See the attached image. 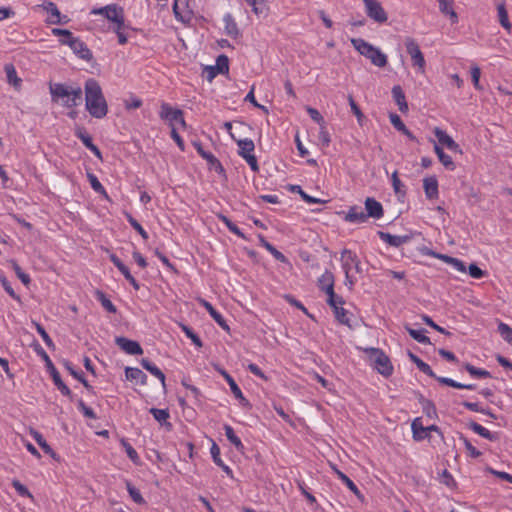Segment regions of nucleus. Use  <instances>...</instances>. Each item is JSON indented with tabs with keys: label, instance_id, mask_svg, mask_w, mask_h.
I'll use <instances>...</instances> for the list:
<instances>
[{
	"label": "nucleus",
	"instance_id": "48",
	"mask_svg": "<svg viewBox=\"0 0 512 512\" xmlns=\"http://www.w3.org/2000/svg\"><path fill=\"white\" fill-rule=\"evenodd\" d=\"M497 10H498V17H499V22L500 24L507 30H510L512 25L511 23L509 22V19H508V13H507V10L505 8V5L504 4H500L497 6Z\"/></svg>",
	"mask_w": 512,
	"mask_h": 512
},
{
	"label": "nucleus",
	"instance_id": "52",
	"mask_svg": "<svg viewBox=\"0 0 512 512\" xmlns=\"http://www.w3.org/2000/svg\"><path fill=\"white\" fill-rule=\"evenodd\" d=\"M182 331L185 333V335L191 339V341L198 347L201 348L203 346V343L200 339V337L187 325L181 324L180 325Z\"/></svg>",
	"mask_w": 512,
	"mask_h": 512
},
{
	"label": "nucleus",
	"instance_id": "46",
	"mask_svg": "<svg viewBox=\"0 0 512 512\" xmlns=\"http://www.w3.org/2000/svg\"><path fill=\"white\" fill-rule=\"evenodd\" d=\"M52 33L55 36L61 37L59 41L63 45H68V42L71 39L76 38L73 36V34L69 30H66V29L54 28V29H52Z\"/></svg>",
	"mask_w": 512,
	"mask_h": 512
},
{
	"label": "nucleus",
	"instance_id": "30",
	"mask_svg": "<svg viewBox=\"0 0 512 512\" xmlns=\"http://www.w3.org/2000/svg\"><path fill=\"white\" fill-rule=\"evenodd\" d=\"M259 241H260V244L267 250L269 251L276 260L282 262V263H286L288 260L286 258V256L278 251L272 244H270L265 238L264 236L262 235H259Z\"/></svg>",
	"mask_w": 512,
	"mask_h": 512
},
{
	"label": "nucleus",
	"instance_id": "2",
	"mask_svg": "<svg viewBox=\"0 0 512 512\" xmlns=\"http://www.w3.org/2000/svg\"><path fill=\"white\" fill-rule=\"evenodd\" d=\"M51 100L65 108L72 109L82 103L83 91L79 86H71L64 83H49Z\"/></svg>",
	"mask_w": 512,
	"mask_h": 512
},
{
	"label": "nucleus",
	"instance_id": "54",
	"mask_svg": "<svg viewBox=\"0 0 512 512\" xmlns=\"http://www.w3.org/2000/svg\"><path fill=\"white\" fill-rule=\"evenodd\" d=\"M348 102H349V105L351 107V110H352L353 114L357 117V121H358L359 125L362 126L363 125V120L365 119V116L362 113V111L360 110V108L357 105V103L355 102V100H354L352 95H348Z\"/></svg>",
	"mask_w": 512,
	"mask_h": 512
},
{
	"label": "nucleus",
	"instance_id": "58",
	"mask_svg": "<svg viewBox=\"0 0 512 512\" xmlns=\"http://www.w3.org/2000/svg\"><path fill=\"white\" fill-rule=\"evenodd\" d=\"M498 331L505 341L512 343V328L509 325L500 322L498 325Z\"/></svg>",
	"mask_w": 512,
	"mask_h": 512
},
{
	"label": "nucleus",
	"instance_id": "8",
	"mask_svg": "<svg viewBox=\"0 0 512 512\" xmlns=\"http://www.w3.org/2000/svg\"><path fill=\"white\" fill-rule=\"evenodd\" d=\"M406 51L411 56L414 66L424 71L425 59L418 43L413 38H407L405 41Z\"/></svg>",
	"mask_w": 512,
	"mask_h": 512
},
{
	"label": "nucleus",
	"instance_id": "43",
	"mask_svg": "<svg viewBox=\"0 0 512 512\" xmlns=\"http://www.w3.org/2000/svg\"><path fill=\"white\" fill-rule=\"evenodd\" d=\"M291 191H293V192H297V193L301 196V198H302L305 202H307V203H309V204H323V203H325V202H326V201L321 200V199H319V198L312 197V196L308 195V194H307L306 192H304V191L302 190V188H301L300 186H298V185H293V186L291 187Z\"/></svg>",
	"mask_w": 512,
	"mask_h": 512
},
{
	"label": "nucleus",
	"instance_id": "59",
	"mask_svg": "<svg viewBox=\"0 0 512 512\" xmlns=\"http://www.w3.org/2000/svg\"><path fill=\"white\" fill-rule=\"evenodd\" d=\"M420 403L422 404L423 412L430 418L436 416L435 405L427 399L421 398Z\"/></svg>",
	"mask_w": 512,
	"mask_h": 512
},
{
	"label": "nucleus",
	"instance_id": "25",
	"mask_svg": "<svg viewBox=\"0 0 512 512\" xmlns=\"http://www.w3.org/2000/svg\"><path fill=\"white\" fill-rule=\"evenodd\" d=\"M202 305L205 307V309L209 312L210 316L215 320V322L224 330L228 331L229 326L226 323L224 317L219 313L212 305L211 303L202 300Z\"/></svg>",
	"mask_w": 512,
	"mask_h": 512
},
{
	"label": "nucleus",
	"instance_id": "64",
	"mask_svg": "<svg viewBox=\"0 0 512 512\" xmlns=\"http://www.w3.org/2000/svg\"><path fill=\"white\" fill-rule=\"evenodd\" d=\"M11 264H12V268L14 269L16 275L22 281V283L24 285H28L30 283L29 275L22 271L21 267L17 264L16 261L12 260Z\"/></svg>",
	"mask_w": 512,
	"mask_h": 512
},
{
	"label": "nucleus",
	"instance_id": "60",
	"mask_svg": "<svg viewBox=\"0 0 512 512\" xmlns=\"http://www.w3.org/2000/svg\"><path fill=\"white\" fill-rule=\"evenodd\" d=\"M127 221L129 224L141 235L144 240L148 239L147 232L143 229V227L139 224V222L133 218L130 214H126Z\"/></svg>",
	"mask_w": 512,
	"mask_h": 512
},
{
	"label": "nucleus",
	"instance_id": "32",
	"mask_svg": "<svg viewBox=\"0 0 512 512\" xmlns=\"http://www.w3.org/2000/svg\"><path fill=\"white\" fill-rule=\"evenodd\" d=\"M30 434L46 454H49L51 457L55 458L56 454L54 450L50 447V445L38 431L31 430Z\"/></svg>",
	"mask_w": 512,
	"mask_h": 512
},
{
	"label": "nucleus",
	"instance_id": "34",
	"mask_svg": "<svg viewBox=\"0 0 512 512\" xmlns=\"http://www.w3.org/2000/svg\"><path fill=\"white\" fill-rule=\"evenodd\" d=\"M239 147V155L243 158L244 155H251L255 149L254 142L251 139H236Z\"/></svg>",
	"mask_w": 512,
	"mask_h": 512
},
{
	"label": "nucleus",
	"instance_id": "55",
	"mask_svg": "<svg viewBox=\"0 0 512 512\" xmlns=\"http://www.w3.org/2000/svg\"><path fill=\"white\" fill-rule=\"evenodd\" d=\"M177 109H173L170 105L167 103H163L161 105V111H160V117L162 119H168L171 122L175 121L174 117L176 118V112Z\"/></svg>",
	"mask_w": 512,
	"mask_h": 512
},
{
	"label": "nucleus",
	"instance_id": "14",
	"mask_svg": "<svg viewBox=\"0 0 512 512\" xmlns=\"http://www.w3.org/2000/svg\"><path fill=\"white\" fill-rule=\"evenodd\" d=\"M340 261L342 263V269L345 273V284L351 288L355 284V279L352 277L350 272V266L348 262H355V259L347 251L341 252Z\"/></svg>",
	"mask_w": 512,
	"mask_h": 512
},
{
	"label": "nucleus",
	"instance_id": "56",
	"mask_svg": "<svg viewBox=\"0 0 512 512\" xmlns=\"http://www.w3.org/2000/svg\"><path fill=\"white\" fill-rule=\"evenodd\" d=\"M393 190L397 195H405L404 185L398 177L397 171H394L391 176Z\"/></svg>",
	"mask_w": 512,
	"mask_h": 512
},
{
	"label": "nucleus",
	"instance_id": "13",
	"mask_svg": "<svg viewBox=\"0 0 512 512\" xmlns=\"http://www.w3.org/2000/svg\"><path fill=\"white\" fill-rule=\"evenodd\" d=\"M434 134L438 140V142L442 145H445L449 150L453 152L462 153L459 144H457L452 137H450L444 130L436 127L434 129Z\"/></svg>",
	"mask_w": 512,
	"mask_h": 512
},
{
	"label": "nucleus",
	"instance_id": "9",
	"mask_svg": "<svg viewBox=\"0 0 512 512\" xmlns=\"http://www.w3.org/2000/svg\"><path fill=\"white\" fill-rule=\"evenodd\" d=\"M115 343L120 347V349L129 355L143 354V349L137 341L120 336L116 337Z\"/></svg>",
	"mask_w": 512,
	"mask_h": 512
},
{
	"label": "nucleus",
	"instance_id": "18",
	"mask_svg": "<svg viewBox=\"0 0 512 512\" xmlns=\"http://www.w3.org/2000/svg\"><path fill=\"white\" fill-rule=\"evenodd\" d=\"M223 22H224V31L228 36H230L234 39H236L240 36L241 33L238 28V25L230 13H227L224 15Z\"/></svg>",
	"mask_w": 512,
	"mask_h": 512
},
{
	"label": "nucleus",
	"instance_id": "27",
	"mask_svg": "<svg viewBox=\"0 0 512 512\" xmlns=\"http://www.w3.org/2000/svg\"><path fill=\"white\" fill-rule=\"evenodd\" d=\"M468 427L475 432L476 434L480 435L481 437L490 440L495 441L497 439V435L490 432L488 429L484 428L482 425L478 424L475 421H471L468 423Z\"/></svg>",
	"mask_w": 512,
	"mask_h": 512
},
{
	"label": "nucleus",
	"instance_id": "63",
	"mask_svg": "<svg viewBox=\"0 0 512 512\" xmlns=\"http://www.w3.org/2000/svg\"><path fill=\"white\" fill-rule=\"evenodd\" d=\"M389 118L391 124L394 126L395 129H397L400 132H407V127L405 126L399 115L391 113L389 115Z\"/></svg>",
	"mask_w": 512,
	"mask_h": 512
},
{
	"label": "nucleus",
	"instance_id": "40",
	"mask_svg": "<svg viewBox=\"0 0 512 512\" xmlns=\"http://www.w3.org/2000/svg\"><path fill=\"white\" fill-rule=\"evenodd\" d=\"M334 470H335V473L337 474V476L339 477V479L342 480V482L348 487V489L351 492H353V494L356 495L358 498H362V494H361L360 490L357 488V486L354 484V482L340 470H338L336 468Z\"/></svg>",
	"mask_w": 512,
	"mask_h": 512
},
{
	"label": "nucleus",
	"instance_id": "28",
	"mask_svg": "<svg viewBox=\"0 0 512 512\" xmlns=\"http://www.w3.org/2000/svg\"><path fill=\"white\" fill-rule=\"evenodd\" d=\"M141 365L145 370L158 378L161 381L163 387H165V374L155 364H153L148 359L143 358L141 360Z\"/></svg>",
	"mask_w": 512,
	"mask_h": 512
},
{
	"label": "nucleus",
	"instance_id": "38",
	"mask_svg": "<svg viewBox=\"0 0 512 512\" xmlns=\"http://www.w3.org/2000/svg\"><path fill=\"white\" fill-rule=\"evenodd\" d=\"M408 355H409V358L411 359V361L416 364L417 368L421 372L425 373L426 375H428L430 377H435V373L433 372V370L427 363L422 361L418 356H416L415 354H413L411 352H409Z\"/></svg>",
	"mask_w": 512,
	"mask_h": 512
},
{
	"label": "nucleus",
	"instance_id": "51",
	"mask_svg": "<svg viewBox=\"0 0 512 512\" xmlns=\"http://www.w3.org/2000/svg\"><path fill=\"white\" fill-rule=\"evenodd\" d=\"M126 488H127V491L129 493L130 497L132 498V500L135 503H137V504L145 503V500L142 497L140 491L135 486H133L130 482L126 483Z\"/></svg>",
	"mask_w": 512,
	"mask_h": 512
},
{
	"label": "nucleus",
	"instance_id": "15",
	"mask_svg": "<svg viewBox=\"0 0 512 512\" xmlns=\"http://www.w3.org/2000/svg\"><path fill=\"white\" fill-rule=\"evenodd\" d=\"M111 262L118 268V270L123 274L125 279L129 281V283L133 286L135 290L139 289V283L136 281V279L132 276L130 273L128 267L116 256L111 255L110 256Z\"/></svg>",
	"mask_w": 512,
	"mask_h": 512
},
{
	"label": "nucleus",
	"instance_id": "24",
	"mask_svg": "<svg viewBox=\"0 0 512 512\" xmlns=\"http://www.w3.org/2000/svg\"><path fill=\"white\" fill-rule=\"evenodd\" d=\"M392 97L396 104L398 105L399 110L402 113L408 112V104L405 98V94L402 88L399 85H396L392 88Z\"/></svg>",
	"mask_w": 512,
	"mask_h": 512
},
{
	"label": "nucleus",
	"instance_id": "26",
	"mask_svg": "<svg viewBox=\"0 0 512 512\" xmlns=\"http://www.w3.org/2000/svg\"><path fill=\"white\" fill-rule=\"evenodd\" d=\"M439 10L442 14L449 16L451 22H458V15L453 9V0H438Z\"/></svg>",
	"mask_w": 512,
	"mask_h": 512
},
{
	"label": "nucleus",
	"instance_id": "50",
	"mask_svg": "<svg viewBox=\"0 0 512 512\" xmlns=\"http://www.w3.org/2000/svg\"><path fill=\"white\" fill-rule=\"evenodd\" d=\"M213 461L216 465L222 467L225 472L230 473L231 470L228 466L224 465L223 461L220 458V449L219 447L214 443L210 449Z\"/></svg>",
	"mask_w": 512,
	"mask_h": 512
},
{
	"label": "nucleus",
	"instance_id": "61",
	"mask_svg": "<svg viewBox=\"0 0 512 512\" xmlns=\"http://www.w3.org/2000/svg\"><path fill=\"white\" fill-rule=\"evenodd\" d=\"M121 443L127 453V456L129 457V459L133 463L138 464L139 456H138V453L136 452V450L125 440H122Z\"/></svg>",
	"mask_w": 512,
	"mask_h": 512
},
{
	"label": "nucleus",
	"instance_id": "4",
	"mask_svg": "<svg viewBox=\"0 0 512 512\" xmlns=\"http://www.w3.org/2000/svg\"><path fill=\"white\" fill-rule=\"evenodd\" d=\"M365 352L369 355L373 367L383 376L388 377L393 372V366L389 357L380 349L367 348Z\"/></svg>",
	"mask_w": 512,
	"mask_h": 512
},
{
	"label": "nucleus",
	"instance_id": "45",
	"mask_svg": "<svg viewBox=\"0 0 512 512\" xmlns=\"http://www.w3.org/2000/svg\"><path fill=\"white\" fill-rule=\"evenodd\" d=\"M87 177L93 190L99 194H102L106 199H108L107 192L103 185L99 182L98 178L93 173H88Z\"/></svg>",
	"mask_w": 512,
	"mask_h": 512
},
{
	"label": "nucleus",
	"instance_id": "21",
	"mask_svg": "<svg viewBox=\"0 0 512 512\" xmlns=\"http://www.w3.org/2000/svg\"><path fill=\"white\" fill-rule=\"evenodd\" d=\"M429 254L434 256V257H436V258H438V259H441L442 261H444L445 263L451 265L455 270H457V271H459L461 273H466V271H467L464 262L461 261L458 258H454V257L448 256V255H444V254H438V253H435V252H430Z\"/></svg>",
	"mask_w": 512,
	"mask_h": 512
},
{
	"label": "nucleus",
	"instance_id": "22",
	"mask_svg": "<svg viewBox=\"0 0 512 512\" xmlns=\"http://www.w3.org/2000/svg\"><path fill=\"white\" fill-rule=\"evenodd\" d=\"M368 219V215L362 210L361 207L352 206L348 210L345 220L351 223H363Z\"/></svg>",
	"mask_w": 512,
	"mask_h": 512
},
{
	"label": "nucleus",
	"instance_id": "23",
	"mask_svg": "<svg viewBox=\"0 0 512 512\" xmlns=\"http://www.w3.org/2000/svg\"><path fill=\"white\" fill-rule=\"evenodd\" d=\"M125 376L127 380L136 381L141 385L147 384V375L140 369L134 367L125 368Z\"/></svg>",
	"mask_w": 512,
	"mask_h": 512
},
{
	"label": "nucleus",
	"instance_id": "20",
	"mask_svg": "<svg viewBox=\"0 0 512 512\" xmlns=\"http://www.w3.org/2000/svg\"><path fill=\"white\" fill-rule=\"evenodd\" d=\"M423 188L428 199L433 200L438 198V181L436 177L425 178L423 180Z\"/></svg>",
	"mask_w": 512,
	"mask_h": 512
},
{
	"label": "nucleus",
	"instance_id": "7",
	"mask_svg": "<svg viewBox=\"0 0 512 512\" xmlns=\"http://www.w3.org/2000/svg\"><path fill=\"white\" fill-rule=\"evenodd\" d=\"M367 16L377 23H385L387 13L378 0H363Z\"/></svg>",
	"mask_w": 512,
	"mask_h": 512
},
{
	"label": "nucleus",
	"instance_id": "29",
	"mask_svg": "<svg viewBox=\"0 0 512 512\" xmlns=\"http://www.w3.org/2000/svg\"><path fill=\"white\" fill-rule=\"evenodd\" d=\"M434 151L437 154L439 161L446 169L451 171L455 169V164L452 158L447 155L438 144L434 145Z\"/></svg>",
	"mask_w": 512,
	"mask_h": 512
},
{
	"label": "nucleus",
	"instance_id": "31",
	"mask_svg": "<svg viewBox=\"0 0 512 512\" xmlns=\"http://www.w3.org/2000/svg\"><path fill=\"white\" fill-rule=\"evenodd\" d=\"M221 375L224 377V379L227 381V383L229 384L230 386V389L233 393V395L237 398V399H240L242 401H246V399L244 398L243 396V393L241 391V389L239 388V386L236 384V382L234 381V379L230 376V374H228L225 370L223 369H220L219 370Z\"/></svg>",
	"mask_w": 512,
	"mask_h": 512
},
{
	"label": "nucleus",
	"instance_id": "16",
	"mask_svg": "<svg viewBox=\"0 0 512 512\" xmlns=\"http://www.w3.org/2000/svg\"><path fill=\"white\" fill-rule=\"evenodd\" d=\"M365 210L367 211L365 214L368 215V218L372 217L374 219H380L384 213L382 204L371 197L365 200Z\"/></svg>",
	"mask_w": 512,
	"mask_h": 512
},
{
	"label": "nucleus",
	"instance_id": "37",
	"mask_svg": "<svg viewBox=\"0 0 512 512\" xmlns=\"http://www.w3.org/2000/svg\"><path fill=\"white\" fill-rule=\"evenodd\" d=\"M411 428L413 432V438L416 441H421L427 437L426 427L422 426L420 418H416L413 420Z\"/></svg>",
	"mask_w": 512,
	"mask_h": 512
},
{
	"label": "nucleus",
	"instance_id": "10",
	"mask_svg": "<svg viewBox=\"0 0 512 512\" xmlns=\"http://www.w3.org/2000/svg\"><path fill=\"white\" fill-rule=\"evenodd\" d=\"M194 146L197 150V152L204 158L207 160L209 166H210V169H213L215 170L217 173L221 174L224 172V168L222 166V164L220 163V161L210 152H206L202 145L198 142H194Z\"/></svg>",
	"mask_w": 512,
	"mask_h": 512
},
{
	"label": "nucleus",
	"instance_id": "35",
	"mask_svg": "<svg viewBox=\"0 0 512 512\" xmlns=\"http://www.w3.org/2000/svg\"><path fill=\"white\" fill-rule=\"evenodd\" d=\"M7 81L9 84L13 85L15 88L20 87L21 79L17 76L16 69L13 64H6L4 67Z\"/></svg>",
	"mask_w": 512,
	"mask_h": 512
},
{
	"label": "nucleus",
	"instance_id": "49",
	"mask_svg": "<svg viewBox=\"0 0 512 512\" xmlns=\"http://www.w3.org/2000/svg\"><path fill=\"white\" fill-rule=\"evenodd\" d=\"M409 335L421 344H431L430 338L423 334L424 330H416L407 327Z\"/></svg>",
	"mask_w": 512,
	"mask_h": 512
},
{
	"label": "nucleus",
	"instance_id": "44",
	"mask_svg": "<svg viewBox=\"0 0 512 512\" xmlns=\"http://www.w3.org/2000/svg\"><path fill=\"white\" fill-rule=\"evenodd\" d=\"M464 368L473 377H476V378L491 377V374L489 371H487L485 369L477 368V367L471 365L470 363H465Z\"/></svg>",
	"mask_w": 512,
	"mask_h": 512
},
{
	"label": "nucleus",
	"instance_id": "6",
	"mask_svg": "<svg viewBox=\"0 0 512 512\" xmlns=\"http://www.w3.org/2000/svg\"><path fill=\"white\" fill-rule=\"evenodd\" d=\"M38 354L43 358V360L46 363V367L53 379L54 384L56 387L60 390V392L65 396H71V390L69 387L62 381L60 373L55 368L54 364L52 363L51 359L49 358L48 354L40 348L38 350Z\"/></svg>",
	"mask_w": 512,
	"mask_h": 512
},
{
	"label": "nucleus",
	"instance_id": "42",
	"mask_svg": "<svg viewBox=\"0 0 512 512\" xmlns=\"http://www.w3.org/2000/svg\"><path fill=\"white\" fill-rule=\"evenodd\" d=\"M246 2L252 7V11L257 16L267 15V6L265 0H246Z\"/></svg>",
	"mask_w": 512,
	"mask_h": 512
},
{
	"label": "nucleus",
	"instance_id": "1",
	"mask_svg": "<svg viewBox=\"0 0 512 512\" xmlns=\"http://www.w3.org/2000/svg\"><path fill=\"white\" fill-rule=\"evenodd\" d=\"M85 106L90 115L101 119L108 113V105L98 81L89 78L84 84Z\"/></svg>",
	"mask_w": 512,
	"mask_h": 512
},
{
	"label": "nucleus",
	"instance_id": "5",
	"mask_svg": "<svg viewBox=\"0 0 512 512\" xmlns=\"http://www.w3.org/2000/svg\"><path fill=\"white\" fill-rule=\"evenodd\" d=\"M91 13L104 16L106 19L113 22L115 26L118 24L123 25V21H125L124 10L117 4H110L104 7L94 8Z\"/></svg>",
	"mask_w": 512,
	"mask_h": 512
},
{
	"label": "nucleus",
	"instance_id": "57",
	"mask_svg": "<svg viewBox=\"0 0 512 512\" xmlns=\"http://www.w3.org/2000/svg\"><path fill=\"white\" fill-rule=\"evenodd\" d=\"M126 28H127V25L125 24V21H123V25L118 24V25L114 26V28H113V31L116 33L117 38H118V43L120 45H124L128 41L127 35L125 34Z\"/></svg>",
	"mask_w": 512,
	"mask_h": 512
},
{
	"label": "nucleus",
	"instance_id": "3",
	"mask_svg": "<svg viewBox=\"0 0 512 512\" xmlns=\"http://www.w3.org/2000/svg\"><path fill=\"white\" fill-rule=\"evenodd\" d=\"M351 44L363 56L368 58L377 67H384L387 64V56L377 47L366 42L362 38H352Z\"/></svg>",
	"mask_w": 512,
	"mask_h": 512
},
{
	"label": "nucleus",
	"instance_id": "53",
	"mask_svg": "<svg viewBox=\"0 0 512 512\" xmlns=\"http://www.w3.org/2000/svg\"><path fill=\"white\" fill-rule=\"evenodd\" d=\"M218 218L226 225L230 232L237 235L240 238H245L244 234L240 231V229L226 216L220 214Z\"/></svg>",
	"mask_w": 512,
	"mask_h": 512
},
{
	"label": "nucleus",
	"instance_id": "17",
	"mask_svg": "<svg viewBox=\"0 0 512 512\" xmlns=\"http://www.w3.org/2000/svg\"><path fill=\"white\" fill-rule=\"evenodd\" d=\"M76 136L82 141L86 148H88L97 158L101 159V151L94 145L91 136L85 131L84 128H79L76 131Z\"/></svg>",
	"mask_w": 512,
	"mask_h": 512
},
{
	"label": "nucleus",
	"instance_id": "47",
	"mask_svg": "<svg viewBox=\"0 0 512 512\" xmlns=\"http://www.w3.org/2000/svg\"><path fill=\"white\" fill-rule=\"evenodd\" d=\"M65 367L66 369L70 372V374L76 378L77 380H79L83 386L88 390V391H93V387L88 383V381L83 377L82 373H79L77 372L76 370H74V368L72 367V365L69 363V362H66L65 363Z\"/></svg>",
	"mask_w": 512,
	"mask_h": 512
},
{
	"label": "nucleus",
	"instance_id": "12",
	"mask_svg": "<svg viewBox=\"0 0 512 512\" xmlns=\"http://www.w3.org/2000/svg\"><path fill=\"white\" fill-rule=\"evenodd\" d=\"M328 285L325 288V293L328 295V304L335 310L344 304L343 298L334 292V277L326 276Z\"/></svg>",
	"mask_w": 512,
	"mask_h": 512
},
{
	"label": "nucleus",
	"instance_id": "39",
	"mask_svg": "<svg viewBox=\"0 0 512 512\" xmlns=\"http://www.w3.org/2000/svg\"><path fill=\"white\" fill-rule=\"evenodd\" d=\"M224 431L230 443L233 444L238 451H242L244 449V445L240 438L235 434L234 429L230 425H225Z\"/></svg>",
	"mask_w": 512,
	"mask_h": 512
},
{
	"label": "nucleus",
	"instance_id": "62",
	"mask_svg": "<svg viewBox=\"0 0 512 512\" xmlns=\"http://www.w3.org/2000/svg\"><path fill=\"white\" fill-rule=\"evenodd\" d=\"M12 486L15 488L17 493L22 497H29L33 499V495L29 492L27 487L23 485L19 480L14 479L12 481Z\"/></svg>",
	"mask_w": 512,
	"mask_h": 512
},
{
	"label": "nucleus",
	"instance_id": "41",
	"mask_svg": "<svg viewBox=\"0 0 512 512\" xmlns=\"http://www.w3.org/2000/svg\"><path fill=\"white\" fill-rule=\"evenodd\" d=\"M95 296L106 311L113 314L117 312L116 306L106 297L102 291L96 290Z\"/></svg>",
	"mask_w": 512,
	"mask_h": 512
},
{
	"label": "nucleus",
	"instance_id": "36",
	"mask_svg": "<svg viewBox=\"0 0 512 512\" xmlns=\"http://www.w3.org/2000/svg\"><path fill=\"white\" fill-rule=\"evenodd\" d=\"M149 412L161 425L171 428V423L167 422V419L169 418V412L167 409L151 408Z\"/></svg>",
	"mask_w": 512,
	"mask_h": 512
},
{
	"label": "nucleus",
	"instance_id": "11",
	"mask_svg": "<svg viewBox=\"0 0 512 512\" xmlns=\"http://www.w3.org/2000/svg\"><path fill=\"white\" fill-rule=\"evenodd\" d=\"M68 46L73 50V52L83 60H90L92 58V53L86 46V44L80 40L79 38L71 39L68 42Z\"/></svg>",
	"mask_w": 512,
	"mask_h": 512
},
{
	"label": "nucleus",
	"instance_id": "19",
	"mask_svg": "<svg viewBox=\"0 0 512 512\" xmlns=\"http://www.w3.org/2000/svg\"><path fill=\"white\" fill-rule=\"evenodd\" d=\"M378 234H379V237L384 242H386L387 244L394 246V247H399V246L403 245L404 243H407L411 239V237L408 235H403V236L392 235L390 233H386V232H382V231H380Z\"/></svg>",
	"mask_w": 512,
	"mask_h": 512
},
{
	"label": "nucleus",
	"instance_id": "33",
	"mask_svg": "<svg viewBox=\"0 0 512 512\" xmlns=\"http://www.w3.org/2000/svg\"><path fill=\"white\" fill-rule=\"evenodd\" d=\"M44 9L51 15L50 19L48 20L50 24H61L62 16L55 3L48 2L44 6Z\"/></svg>",
	"mask_w": 512,
	"mask_h": 512
}]
</instances>
